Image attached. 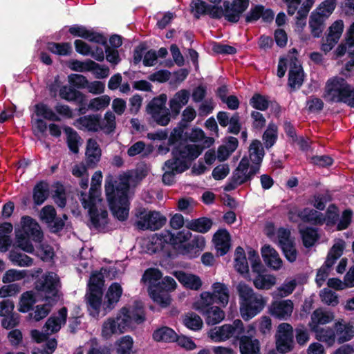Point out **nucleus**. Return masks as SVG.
I'll return each instance as SVG.
<instances>
[{
	"label": "nucleus",
	"mask_w": 354,
	"mask_h": 354,
	"mask_svg": "<svg viewBox=\"0 0 354 354\" xmlns=\"http://www.w3.org/2000/svg\"><path fill=\"white\" fill-rule=\"evenodd\" d=\"M128 315L133 326L144 323L146 320V313L144 305L140 301H135L133 305L128 308Z\"/></svg>",
	"instance_id": "nucleus-34"
},
{
	"label": "nucleus",
	"mask_w": 354,
	"mask_h": 354,
	"mask_svg": "<svg viewBox=\"0 0 354 354\" xmlns=\"http://www.w3.org/2000/svg\"><path fill=\"white\" fill-rule=\"evenodd\" d=\"M213 242L218 257L226 254L231 247V237L226 229H219L213 236Z\"/></svg>",
	"instance_id": "nucleus-22"
},
{
	"label": "nucleus",
	"mask_w": 354,
	"mask_h": 354,
	"mask_svg": "<svg viewBox=\"0 0 354 354\" xmlns=\"http://www.w3.org/2000/svg\"><path fill=\"white\" fill-rule=\"evenodd\" d=\"M203 151V148L200 145L179 142L172 147V158L167 160L166 164L174 165V169L177 173L182 174L189 168L191 162L196 159Z\"/></svg>",
	"instance_id": "nucleus-3"
},
{
	"label": "nucleus",
	"mask_w": 354,
	"mask_h": 354,
	"mask_svg": "<svg viewBox=\"0 0 354 354\" xmlns=\"http://www.w3.org/2000/svg\"><path fill=\"white\" fill-rule=\"evenodd\" d=\"M102 296L103 290L93 292L91 290H86L85 301L87 308L91 313L99 315L100 307L103 306Z\"/></svg>",
	"instance_id": "nucleus-28"
},
{
	"label": "nucleus",
	"mask_w": 354,
	"mask_h": 354,
	"mask_svg": "<svg viewBox=\"0 0 354 354\" xmlns=\"http://www.w3.org/2000/svg\"><path fill=\"white\" fill-rule=\"evenodd\" d=\"M142 279L149 282V294L155 303L162 308L170 305V292L176 288V283L173 277L166 276L162 278V273L159 269L149 268L143 274Z\"/></svg>",
	"instance_id": "nucleus-2"
},
{
	"label": "nucleus",
	"mask_w": 354,
	"mask_h": 354,
	"mask_svg": "<svg viewBox=\"0 0 354 354\" xmlns=\"http://www.w3.org/2000/svg\"><path fill=\"white\" fill-rule=\"evenodd\" d=\"M110 101L111 98L109 95H101L92 99L88 104V107L91 110L98 111L107 107L110 104Z\"/></svg>",
	"instance_id": "nucleus-59"
},
{
	"label": "nucleus",
	"mask_w": 354,
	"mask_h": 354,
	"mask_svg": "<svg viewBox=\"0 0 354 354\" xmlns=\"http://www.w3.org/2000/svg\"><path fill=\"white\" fill-rule=\"evenodd\" d=\"M35 289L44 297L50 306L57 304L59 299L61 282L58 275L53 272H46L34 283Z\"/></svg>",
	"instance_id": "nucleus-5"
},
{
	"label": "nucleus",
	"mask_w": 354,
	"mask_h": 354,
	"mask_svg": "<svg viewBox=\"0 0 354 354\" xmlns=\"http://www.w3.org/2000/svg\"><path fill=\"white\" fill-rule=\"evenodd\" d=\"M166 239H167L170 248H178L192 237V233L187 230H183L176 234L172 233L170 230H166Z\"/></svg>",
	"instance_id": "nucleus-32"
},
{
	"label": "nucleus",
	"mask_w": 354,
	"mask_h": 354,
	"mask_svg": "<svg viewBox=\"0 0 354 354\" xmlns=\"http://www.w3.org/2000/svg\"><path fill=\"white\" fill-rule=\"evenodd\" d=\"M319 297L322 302L328 306H336L339 304L337 295L328 288H324L321 290Z\"/></svg>",
	"instance_id": "nucleus-57"
},
{
	"label": "nucleus",
	"mask_w": 354,
	"mask_h": 354,
	"mask_svg": "<svg viewBox=\"0 0 354 354\" xmlns=\"http://www.w3.org/2000/svg\"><path fill=\"white\" fill-rule=\"evenodd\" d=\"M253 284L259 290H270L277 284V277L271 274L257 273Z\"/></svg>",
	"instance_id": "nucleus-35"
},
{
	"label": "nucleus",
	"mask_w": 354,
	"mask_h": 354,
	"mask_svg": "<svg viewBox=\"0 0 354 354\" xmlns=\"http://www.w3.org/2000/svg\"><path fill=\"white\" fill-rule=\"evenodd\" d=\"M334 319L335 315L333 312L326 310L322 308H319L312 313L308 326L313 331L321 328V325H326L330 323Z\"/></svg>",
	"instance_id": "nucleus-21"
},
{
	"label": "nucleus",
	"mask_w": 354,
	"mask_h": 354,
	"mask_svg": "<svg viewBox=\"0 0 354 354\" xmlns=\"http://www.w3.org/2000/svg\"><path fill=\"white\" fill-rule=\"evenodd\" d=\"M115 319L117 322L119 334L124 333L135 327L131 321L130 316L128 315L127 307H122Z\"/></svg>",
	"instance_id": "nucleus-39"
},
{
	"label": "nucleus",
	"mask_w": 354,
	"mask_h": 354,
	"mask_svg": "<svg viewBox=\"0 0 354 354\" xmlns=\"http://www.w3.org/2000/svg\"><path fill=\"white\" fill-rule=\"evenodd\" d=\"M122 295V286L118 283H113L109 287L103 302V309L106 313L112 310L120 301Z\"/></svg>",
	"instance_id": "nucleus-23"
},
{
	"label": "nucleus",
	"mask_w": 354,
	"mask_h": 354,
	"mask_svg": "<svg viewBox=\"0 0 354 354\" xmlns=\"http://www.w3.org/2000/svg\"><path fill=\"white\" fill-rule=\"evenodd\" d=\"M37 300L32 291L24 292L20 297L19 311L24 313L32 310Z\"/></svg>",
	"instance_id": "nucleus-47"
},
{
	"label": "nucleus",
	"mask_w": 354,
	"mask_h": 354,
	"mask_svg": "<svg viewBox=\"0 0 354 354\" xmlns=\"http://www.w3.org/2000/svg\"><path fill=\"white\" fill-rule=\"evenodd\" d=\"M99 66V64L91 59H87L85 62H81L77 59H72L69 62V68L74 71L84 72L91 71L94 67Z\"/></svg>",
	"instance_id": "nucleus-49"
},
{
	"label": "nucleus",
	"mask_w": 354,
	"mask_h": 354,
	"mask_svg": "<svg viewBox=\"0 0 354 354\" xmlns=\"http://www.w3.org/2000/svg\"><path fill=\"white\" fill-rule=\"evenodd\" d=\"M106 124L101 123V130H103L106 134L113 133L116 128L115 116L111 111H109L104 114Z\"/></svg>",
	"instance_id": "nucleus-61"
},
{
	"label": "nucleus",
	"mask_w": 354,
	"mask_h": 354,
	"mask_svg": "<svg viewBox=\"0 0 354 354\" xmlns=\"http://www.w3.org/2000/svg\"><path fill=\"white\" fill-rule=\"evenodd\" d=\"M105 194L109 209L120 221L128 218L129 212V192L130 185L127 180H116L111 176L105 180Z\"/></svg>",
	"instance_id": "nucleus-1"
},
{
	"label": "nucleus",
	"mask_w": 354,
	"mask_h": 354,
	"mask_svg": "<svg viewBox=\"0 0 354 354\" xmlns=\"http://www.w3.org/2000/svg\"><path fill=\"white\" fill-rule=\"evenodd\" d=\"M163 169H166L162 175V183L166 185H171L175 183V175L177 171L174 169V165H167L165 162Z\"/></svg>",
	"instance_id": "nucleus-64"
},
{
	"label": "nucleus",
	"mask_w": 354,
	"mask_h": 354,
	"mask_svg": "<svg viewBox=\"0 0 354 354\" xmlns=\"http://www.w3.org/2000/svg\"><path fill=\"white\" fill-rule=\"evenodd\" d=\"M35 113L37 116L52 122H60L61 118L55 113L47 104L37 103L35 105Z\"/></svg>",
	"instance_id": "nucleus-42"
},
{
	"label": "nucleus",
	"mask_w": 354,
	"mask_h": 354,
	"mask_svg": "<svg viewBox=\"0 0 354 354\" xmlns=\"http://www.w3.org/2000/svg\"><path fill=\"white\" fill-rule=\"evenodd\" d=\"M294 303L290 299L273 301L269 308L270 313L279 319L286 320L291 317Z\"/></svg>",
	"instance_id": "nucleus-20"
},
{
	"label": "nucleus",
	"mask_w": 354,
	"mask_h": 354,
	"mask_svg": "<svg viewBox=\"0 0 354 354\" xmlns=\"http://www.w3.org/2000/svg\"><path fill=\"white\" fill-rule=\"evenodd\" d=\"M275 343L277 350L281 353H286L293 349V328L290 324L283 322L277 326Z\"/></svg>",
	"instance_id": "nucleus-11"
},
{
	"label": "nucleus",
	"mask_w": 354,
	"mask_h": 354,
	"mask_svg": "<svg viewBox=\"0 0 354 354\" xmlns=\"http://www.w3.org/2000/svg\"><path fill=\"white\" fill-rule=\"evenodd\" d=\"M183 323L187 328L194 331L201 330L203 325L201 317L193 312L185 315Z\"/></svg>",
	"instance_id": "nucleus-51"
},
{
	"label": "nucleus",
	"mask_w": 354,
	"mask_h": 354,
	"mask_svg": "<svg viewBox=\"0 0 354 354\" xmlns=\"http://www.w3.org/2000/svg\"><path fill=\"white\" fill-rule=\"evenodd\" d=\"M348 84L342 77H335L328 80L324 97L330 102H342Z\"/></svg>",
	"instance_id": "nucleus-15"
},
{
	"label": "nucleus",
	"mask_w": 354,
	"mask_h": 354,
	"mask_svg": "<svg viewBox=\"0 0 354 354\" xmlns=\"http://www.w3.org/2000/svg\"><path fill=\"white\" fill-rule=\"evenodd\" d=\"M213 225V221L210 218L203 216L188 221L186 227L189 230L205 234L210 230Z\"/></svg>",
	"instance_id": "nucleus-30"
},
{
	"label": "nucleus",
	"mask_w": 354,
	"mask_h": 354,
	"mask_svg": "<svg viewBox=\"0 0 354 354\" xmlns=\"http://www.w3.org/2000/svg\"><path fill=\"white\" fill-rule=\"evenodd\" d=\"M113 334H119L117 322L115 318H109L102 325V335L104 338L108 339Z\"/></svg>",
	"instance_id": "nucleus-56"
},
{
	"label": "nucleus",
	"mask_w": 354,
	"mask_h": 354,
	"mask_svg": "<svg viewBox=\"0 0 354 354\" xmlns=\"http://www.w3.org/2000/svg\"><path fill=\"white\" fill-rule=\"evenodd\" d=\"M295 53H297V50L292 48L288 55L290 67L288 85L292 88H298L301 86L304 77L303 68L299 61L294 55Z\"/></svg>",
	"instance_id": "nucleus-16"
},
{
	"label": "nucleus",
	"mask_w": 354,
	"mask_h": 354,
	"mask_svg": "<svg viewBox=\"0 0 354 354\" xmlns=\"http://www.w3.org/2000/svg\"><path fill=\"white\" fill-rule=\"evenodd\" d=\"M190 7L192 11H195L194 17L199 19L201 15H207L209 4L203 0H192Z\"/></svg>",
	"instance_id": "nucleus-62"
},
{
	"label": "nucleus",
	"mask_w": 354,
	"mask_h": 354,
	"mask_svg": "<svg viewBox=\"0 0 354 354\" xmlns=\"http://www.w3.org/2000/svg\"><path fill=\"white\" fill-rule=\"evenodd\" d=\"M49 196V185L45 180L36 183L32 189V200L35 205H41Z\"/></svg>",
	"instance_id": "nucleus-31"
},
{
	"label": "nucleus",
	"mask_w": 354,
	"mask_h": 354,
	"mask_svg": "<svg viewBox=\"0 0 354 354\" xmlns=\"http://www.w3.org/2000/svg\"><path fill=\"white\" fill-rule=\"evenodd\" d=\"M261 254L266 266L273 270H279L283 267V260L277 251L269 245L261 248Z\"/></svg>",
	"instance_id": "nucleus-25"
},
{
	"label": "nucleus",
	"mask_w": 354,
	"mask_h": 354,
	"mask_svg": "<svg viewBox=\"0 0 354 354\" xmlns=\"http://www.w3.org/2000/svg\"><path fill=\"white\" fill-rule=\"evenodd\" d=\"M313 332L315 334V337L319 342L326 343L328 346H332L337 342L335 329L333 326L332 328H319Z\"/></svg>",
	"instance_id": "nucleus-40"
},
{
	"label": "nucleus",
	"mask_w": 354,
	"mask_h": 354,
	"mask_svg": "<svg viewBox=\"0 0 354 354\" xmlns=\"http://www.w3.org/2000/svg\"><path fill=\"white\" fill-rule=\"evenodd\" d=\"M76 122L88 131L97 132L101 130V117L99 114H91L80 117Z\"/></svg>",
	"instance_id": "nucleus-33"
},
{
	"label": "nucleus",
	"mask_w": 354,
	"mask_h": 354,
	"mask_svg": "<svg viewBox=\"0 0 354 354\" xmlns=\"http://www.w3.org/2000/svg\"><path fill=\"white\" fill-rule=\"evenodd\" d=\"M138 220L134 225L140 230H150L155 231L161 228L167 222L165 216L158 212L147 211L145 208H140L136 212Z\"/></svg>",
	"instance_id": "nucleus-7"
},
{
	"label": "nucleus",
	"mask_w": 354,
	"mask_h": 354,
	"mask_svg": "<svg viewBox=\"0 0 354 354\" xmlns=\"http://www.w3.org/2000/svg\"><path fill=\"white\" fill-rule=\"evenodd\" d=\"M335 333L338 344L350 341L354 337V323L344 319H339L333 324Z\"/></svg>",
	"instance_id": "nucleus-19"
},
{
	"label": "nucleus",
	"mask_w": 354,
	"mask_h": 354,
	"mask_svg": "<svg viewBox=\"0 0 354 354\" xmlns=\"http://www.w3.org/2000/svg\"><path fill=\"white\" fill-rule=\"evenodd\" d=\"M212 292H203L199 299L200 303L211 302L225 307L229 301L230 292L227 286L221 282H215L212 285Z\"/></svg>",
	"instance_id": "nucleus-10"
},
{
	"label": "nucleus",
	"mask_w": 354,
	"mask_h": 354,
	"mask_svg": "<svg viewBox=\"0 0 354 354\" xmlns=\"http://www.w3.org/2000/svg\"><path fill=\"white\" fill-rule=\"evenodd\" d=\"M64 132L67 135V145L68 149L73 153H77L79 152V143L81 137L78 135L76 131L70 127L64 128Z\"/></svg>",
	"instance_id": "nucleus-46"
},
{
	"label": "nucleus",
	"mask_w": 354,
	"mask_h": 354,
	"mask_svg": "<svg viewBox=\"0 0 354 354\" xmlns=\"http://www.w3.org/2000/svg\"><path fill=\"white\" fill-rule=\"evenodd\" d=\"M167 100V95L162 93L153 97L147 106V113L160 126H167L171 120L169 109L165 106Z\"/></svg>",
	"instance_id": "nucleus-8"
},
{
	"label": "nucleus",
	"mask_w": 354,
	"mask_h": 354,
	"mask_svg": "<svg viewBox=\"0 0 354 354\" xmlns=\"http://www.w3.org/2000/svg\"><path fill=\"white\" fill-rule=\"evenodd\" d=\"M214 304L211 302L201 304L199 299L194 303V308L205 317L207 325L217 324L225 318L224 311L220 307L213 306Z\"/></svg>",
	"instance_id": "nucleus-12"
},
{
	"label": "nucleus",
	"mask_w": 354,
	"mask_h": 354,
	"mask_svg": "<svg viewBox=\"0 0 354 354\" xmlns=\"http://www.w3.org/2000/svg\"><path fill=\"white\" fill-rule=\"evenodd\" d=\"M277 138V127L274 124H270L263 135V140L266 148L274 145Z\"/></svg>",
	"instance_id": "nucleus-55"
},
{
	"label": "nucleus",
	"mask_w": 354,
	"mask_h": 354,
	"mask_svg": "<svg viewBox=\"0 0 354 354\" xmlns=\"http://www.w3.org/2000/svg\"><path fill=\"white\" fill-rule=\"evenodd\" d=\"M346 247V242L342 239H338L330 249L326 259V265L328 267H332L337 259H338L343 254Z\"/></svg>",
	"instance_id": "nucleus-36"
},
{
	"label": "nucleus",
	"mask_w": 354,
	"mask_h": 354,
	"mask_svg": "<svg viewBox=\"0 0 354 354\" xmlns=\"http://www.w3.org/2000/svg\"><path fill=\"white\" fill-rule=\"evenodd\" d=\"M166 230L159 235L152 236L151 240L147 245V249L150 254L162 252L163 255L171 257L172 253L167 239L165 237Z\"/></svg>",
	"instance_id": "nucleus-18"
},
{
	"label": "nucleus",
	"mask_w": 354,
	"mask_h": 354,
	"mask_svg": "<svg viewBox=\"0 0 354 354\" xmlns=\"http://www.w3.org/2000/svg\"><path fill=\"white\" fill-rule=\"evenodd\" d=\"M85 156L87 166L91 169L95 168L100 161L102 150L95 139L89 138L87 140Z\"/></svg>",
	"instance_id": "nucleus-24"
},
{
	"label": "nucleus",
	"mask_w": 354,
	"mask_h": 354,
	"mask_svg": "<svg viewBox=\"0 0 354 354\" xmlns=\"http://www.w3.org/2000/svg\"><path fill=\"white\" fill-rule=\"evenodd\" d=\"M46 48L50 53L59 56H68L72 53V46L68 42H48Z\"/></svg>",
	"instance_id": "nucleus-45"
},
{
	"label": "nucleus",
	"mask_w": 354,
	"mask_h": 354,
	"mask_svg": "<svg viewBox=\"0 0 354 354\" xmlns=\"http://www.w3.org/2000/svg\"><path fill=\"white\" fill-rule=\"evenodd\" d=\"M344 27V25L342 20L339 19L334 21L328 28V33L326 37L338 42L342 34Z\"/></svg>",
	"instance_id": "nucleus-58"
},
{
	"label": "nucleus",
	"mask_w": 354,
	"mask_h": 354,
	"mask_svg": "<svg viewBox=\"0 0 354 354\" xmlns=\"http://www.w3.org/2000/svg\"><path fill=\"white\" fill-rule=\"evenodd\" d=\"M297 286V281L292 279L286 281L281 286L278 287L274 292L277 297H286L292 293Z\"/></svg>",
	"instance_id": "nucleus-54"
},
{
	"label": "nucleus",
	"mask_w": 354,
	"mask_h": 354,
	"mask_svg": "<svg viewBox=\"0 0 354 354\" xmlns=\"http://www.w3.org/2000/svg\"><path fill=\"white\" fill-rule=\"evenodd\" d=\"M133 346V338L129 335L122 337L115 342L117 354H131Z\"/></svg>",
	"instance_id": "nucleus-52"
},
{
	"label": "nucleus",
	"mask_w": 354,
	"mask_h": 354,
	"mask_svg": "<svg viewBox=\"0 0 354 354\" xmlns=\"http://www.w3.org/2000/svg\"><path fill=\"white\" fill-rule=\"evenodd\" d=\"M248 261L252 271L255 273L261 272L263 264L258 253L252 248H250L248 251Z\"/></svg>",
	"instance_id": "nucleus-60"
},
{
	"label": "nucleus",
	"mask_w": 354,
	"mask_h": 354,
	"mask_svg": "<svg viewBox=\"0 0 354 354\" xmlns=\"http://www.w3.org/2000/svg\"><path fill=\"white\" fill-rule=\"evenodd\" d=\"M21 229L16 231V243L22 250L32 253L34 247L30 241L40 243L44 239V234L39 223L29 216H23L21 218Z\"/></svg>",
	"instance_id": "nucleus-4"
},
{
	"label": "nucleus",
	"mask_w": 354,
	"mask_h": 354,
	"mask_svg": "<svg viewBox=\"0 0 354 354\" xmlns=\"http://www.w3.org/2000/svg\"><path fill=\"white\" fill-rule=\"evenodd\" d=\"M303 244L306 248L312 247L319 239V235L315 229L306 227L300 230Z\"/></svg>",
	"instance_id": "nucleus-48"
},
{
	"label": "nucleus",
	"mask_w": 354,
	"mask_h": 354,
	"mask_svg": "<svg viewBox=\"0 0 354 354\" xmlns=\"http://www.w3.org/2000/svg\"><path fill=\"white\" fill-rule=\"evenodd\" d=\"M104 285L103 274L100 271H95L90 277L87 289L91 290L93 292H97V290H103Z\"/></svg>",
	"instance_id": "nucleus-53"
},
{
	"label": "nucleus",
	"mask_w": 354,
	"mask_h": 354,
	"mask_svg": "<svg viewBox=\"0 0 354 354\" xmlns=\"http://www.w3.org/2000/svg\"><path fill=\"white\" fill-rule=\"evenodd\" d=\"M175 277L178 281L186 288L198 290L202 286V281L201 278L195 274L187 273L184 271H176L174 272Z\"/></svg>",
	"instance_id": "nucleus-27"
},
{
	"label": "nucleus",
	"mask_w": 354,
	"mask_h": 354,
	"mask_svg": "<svg viewBox=\"0 0 354 354\" xmlns=\"http://www.w3.org/2000/svg\"><path fill=\"white\" fill-rule=\"evenodd\" d=\"M249 159L254 164L251 166L250 170L247 176L245 175V182L251 178L252 176L257 174L259 170L261 162H262L265 152L261 142L259 140H254L248 147Z\"/></svg>",
	"instance_id": "nucleus-17"
},
{
	"label": "nucleus",
	"mask_w": 354,
	"mask_h": 354,
	"mask_svg": "<svg viewBox=\"0 0 354 354\" xmlns=\"http://www.w3.org/2000/svg\"><path fill=\"white\" fill-rule=\"evenodd\" d=\"M298 216L305 221L313 224H322L325 221V217L317 210L305 208L298 212Z\"/></svg>",
	"instance_id": "nucleus-41"
},
{
	"label": "nucleus",
	"mask_w": 354,
	"mask_h": 354,
	"mask_svg": "<svg viewBox=\"0 0 354 354\" xmlns=\"http://www.w3.org/2000/svg\"><path fill=\"white\" fill-rule=\"evenodd\" d=\"M326 20L322 17H318L311 12L309 18V27L310 32L314 37H319L322 35L325 28Z\"/></svg>",
	"instance_id": "nucleus-44"
},
{
	"label": "nucleus",
	"mask_w": 354,
	"mask_h": 354,
	"mask_svg": "<svg viewBox=\"0 0 354 354\" xmlns=\"http://www.w3.org/2000/svg\"><path fill=\"white\" fill-rule=\"evenodd\" d=\"M335 7L336 0H325L312 13L318 17L327 19L333 12Z\"/></svg>",
	"instance_id": "nucleus-43"
},
{
	"label": "nucleus",
	"mask_w": 354,
	"mask_h": 354,
	"mask_svg": "<svg viewBox=\"0 0 354 354\" xmlns=\"http://www.w3.org/2000/svg\"><path fill=\"white\" fill-rule=\"evenodd\" d=\"M26 275V272L24 270L19 271L15 269H10L3 274L2 281L4 283H8L15 281H19L24 279Z\"/></svg>",
	"instance_id": "nucleus-63"
},
{
	"label": "nucleus",
	"mask_w": 354,
	"mask_h": 354,
	"mask_svg": "<svg viewBox=\"0 0 354 354\" xmlns=\"http://www.w3.org/2000/svg\"><path fill=\"white\" fill-rule=\"evenodd\" d=\"M68 310L66 307L61 308L58 311V316L50 317L45 325L44 328L46 330H50L52 333L58 332L61 328V325L65 324L67 320Z\"/></svg>",
	"instance_id": "nucleus-29"
},
{
	"label": "nucleus",
	"mask_w": 354,
	"mask_h": 354,
	"mask_svg": "<svg viewBox=\"0 0 354 354\" xmlns=\"http://www.w3.org/2000/svg\"><path fill=\"white\" fill-rule=\"evenodd\" d=\"M9 259L13 265L20 267L30 266L32 264L33 260L29 256L12 250L9 254Z\"/></svg>",
	"instance_id": "nucleus-50"
},
{
	"label": "nucleus",
	"mask_w": 354,
	"mask_h": 354,
	"mask_svg": "<svg viewBox=\"0 0 354 354\" xmlns=\"http://www.w3.org/2000/svg\"><path fill=\"white\" fill-rule=\"evenodd\" d=\"M266 300L260 295L254 292L251 288H245V316L252 318L264 308Z\"/></svg>",
	"instance_id": "nucleus-14"
},
{
	"label": "nucleus",
	"mask_w": 354,
	"mask_h": 354,
	"mask_svg": "<svg viewBox=\"0 0 354 354\" xmlns=\"http://www.w3.org/2000/svg\"><path fill=\"white\" fill-rule=\"evenodd\" d=\"M80 201L83 207L88 209V214L93 227L96 230L104 228L109 223L108 212L106 209H101L99 213L96 203L101 199L99 198L97 190L89 189L88 197H82Z\"/></svg>",
	"instance_id": "nucleus-6"
},
{
	"label": "nucleus",
	"mask_w": 354,
	"mask_h": 354,
	"mask_svg": "<svg viewBox=\"0 0 354 354\" xmlns=\"http://www.w3.org/2000/svg\"><path fill=\"white\" fill-rule=\"evenodd\" d=\"M152 337L158 342H175L177 333L171 328L162 326L153 331Z\"/></svg>",
	"instance_id": "nucleus-38"
},
{
	"label": "nucleus",
	"mask_w": 354,
	"mask_h": 354,
	"mask_svg": "<svg viewBox=\"0 0 354 354\" xmlns=\"http://www.w3.org/2000/svg\"><path fill=\"white\" fill-rule=\"evenodd\" d=\"M243 331V323L241 319H236L233 324H224L211 330L209 337L214 342H223L233 337L237 332L239 335Z\"/></svg>",
	"instance_id": "nucleus-13"
},
{
	"label": "nucleus",
	"mask_w": 354,
	"mask_h": 354,
	"mask_svg": "<svg viewBox=\"0 0 354 354\" xmlns=\"http://www.w3.org/2000/svg\"><path fill=\"white\" fill-rule=\"evenodd\" d=\"M223 7L225 12V19L229 22L236 23L243 13V0H233L232 2L225 1Z\"/></svg>",
	"instance_id": "nucleus-26"
},
{
	"label": "nucleus",
	"mask_w": 354,
	"mask_h": 354,
	"mask_svg": "<svg viewBox=\"0 0 354 354\" xmlns=\"http://www.w3.org/2000/svg\"><path fill=\"white\" fill-rule=\"evenodd\" d=\"M167 100V95L162 93L153 97L147 106V113L160 126H167L171 120L169 109L165 106Z\"/></svg>",
	"instance_id": "nucleus-9"
},
{
	"label": "nucleus",
	"mask_w": 354,
	"mask_h": 354,
	"mask_svg": "<svg viewBox=\"0 0 354 354\" xmlns=\"http://www.w3.org/2000/svg\"><path fill=\"white\" fill-rule=\"evenodd\" d=\"M247 333L248 335H245V354H260L259 342L252 339L255 334L254 327L248 326Z\"/></svg>",
	"instance_id": "nucleus-37"
}]
</instances>
